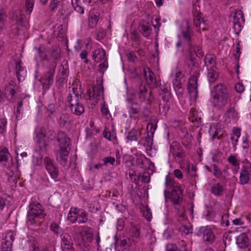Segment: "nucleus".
<instances>
[{
  "label": "nucleus",
  "mask_w": 251,
  "mask_h": 251,
  "mask_svg": "<svg viewBox=\"0 0 251 251\" xmlns=\"http://www.w3.org/2000/svg\"><path fill=\"white\" fill-rule=\"evenodd\" d=\"M210 102L218 110L224 108L230 100L231 94L225 83H218L210 91Z\"/></svg>",
  "instance_id": "obj_1"
},
{
  "label": "nucleus",
  "mask_w": 251,
  "mask_h": 251,
  "mask_svg": "<svg viewBox=\"0 0 251 251\" xmlns=\"http://www.w3.org/2000/svg\"><path fill=\"white\" fill-rule=\"evenodd\" d=\"M60 149L56 154L57 161L62 166H65L68 161V156L71 150L70 147L71 140L66 133L62 131H59L56 136Z\"/></svg>",
  "instance_id": "obj_2"
},
{
  "label": "nucleus",
  "mask_w": 251,
  "mask_h": 251,
  "mask_svg": "<svg viewBox=\"0 0 251 251\" xmlns=\"http://www.w3.org/2000/svg\"><path fill=\"white\" fill-rule=\"evenodd\" d=\"M46 214L42 205L38 202H32L28 206V210L27 212V222L31 225H38L41 222Z\"/></svg>",
  "instance_id": "obj_3"
},
{
  "label": "nucleus",
  "mask_w": 251,
  "mask_h": 251,
  "mask_svg": "<svg viewBox=\"0 0 251 251\" xmlns=\"http://www.w3.org/2000/svg\"><path fill=\"white\" fill-rule=\"evenodd\" d=\"M77 88H73V93L69 94L67 98V101L70 104V108L72 113L77 116H80L84 112V107L82 103L79 102L81 99V94L77 92Z\"/></svg>",
  "instance_id": "obj_4"
},
{
  "label": "nucleus",
  "mask_w": 251,
  "mask_h": 251,
  "mask_svg": "<svg viewBox=\"0 0 251 251\" xmlns=\"http://www.w3.org/2000/svg\"><path fill=\"white\" fill-rule=\"evenodd\" d=\"M56 63L55 61L50 63L48 67V71L44 74L40 79L44 91L50 88L53 82V77Z\"/></svg>",
  "instance_id": "obj_5"
},
{
  "label": "nucleus",
  "mask_w": 251,
  "mask_h": 251,
  "mask_svg": "<svg viewBox=\"0 0 251 251\" xmlns=\"http://www.w3.org/2000/svg\"><path fill=\"white\" fill-rule=\"evenodd\" d=\"M81 239L78 246L82 251H90L94 240L93 230L91 228H85L81 233Z\"/></svg>",
  "instance_id": "obj_6"
},
{
  "label": "nucleus",
  "mask_w": 251,
  "mask_h": 251,
  "mask_svg": "<svg viewBox=\"0 0 251 251\" xmlns=\"http://www.w3.org/2000/svg\"><path fill=\"white\" fill-rule=\"evenodd\" d=\"M165 184L167 185L173 187L171 194V199L175 204H179L182 201L183 190L180 185H175L174 180L166 178Z\"/></svg>",
  "instance_id": "obj_7"
},
{
  "label": "nucleus",
  "mask_w": 251,
  "mask_h": 251,
  "mask_svg": "<svg viewBox=\"0 0 251 251\" xmlns=\"http://www.w3.org/2000/svg\"><path fill=\"white\" fill-rule=\"evenodd\" d=\"M183 25L186 27V28L182 29L183 38H184V35L185 33L189 34L190 38L191 40L190 42L192 46V47L193 48L194 53H195L196 55L199 58H202L204 56V52L202 50L201 48L199 46L194 44L193 39L192 37L193 32L191 29V27L189 24V22L188 20H186L184 21Z\"/></svg>",
  "instance_id": "obj_8"
},
{
  "label": "nucleus",
  "mask_w": 251,
  "mask_h": 251,
  "mask_svg": "<svg viewBox=\"0 0 251 251\" xmlns=\"http://www.w3.org/2000/svg\"><path fill=\"white\" fill-rule=\"evenodd\" d=\"M155 127L153 125L148 124L147 126V135L142 138L138 144L143 145L147 150H151L153 144V137Z\"/></svg>",
  "instance_id": "obj_9"
},
{
  "label": "nucleus",
  "mask_w": 251,
  "mask_h": 251,
  "mask_svg": "<svg viewBox=\"0 0 251 251\" xmlns=\"http://www.w3.org/2000/svg\"><path fill=\"white\" fill-rule=\"evenodd\" d=\"M137 95L141 102H145L146 104H150L154 99L152 91L148 90L145 85L141 84L137 90Z\"/></svg>",
  "instance_id": "obj_10"
},
{
  "label": "nucleus",
  "mask_w": 251,
  "mask_h": 251,
  "mask_svg": "<svg viewBox=\"0 0 251 251\" xmlns=\"http://www.w3.org/2000/svg\"><path fill=\"white\" fill-rule=\"evenodd\" d=\"M170 153L176 162L180 163L183 161L185 153L181 146L177 142H173L170 145Z\"/></svg>",
  "instance_id": "obj_11"
},
{
  "label": "nucleus",
  "mask_w": 251,
  "mask_h": 251,
  "mask_svg": "<svg viewBox=\"0 0 251 251\" xmlns=\"http://www.w3.org/2000/svg\"><path fill=\"white\" fill-rule=\"evenodd\" d=\"M198 235L202 236L203 241L206 245H211L215 241V236L212 229L208 226H201L198 230Z\"/></svg>",
  "instance_id": "obj_12"
},
{
  "label": "nucleus",
  "mask_w": 251,
  "mask_h": 251,
  "mask_svg": "<svg viewBox=\"0 0 251 251\" xmlns=\"http://www.w3.org/2000/svg\"><path fill=\"white\" fill-rule=\"evenodd\" d=\"M17 88L16 83L11 80L5 85L4 92L6 96V99L9 102H14L16 99V89Z\"/></svg>",
  "instance_id": "obj_13"
},
{
  "label": "nucleus",
  "mask_w": 251,
  "mask_h": 251,
  "mask_svg": "<svg viewBox=\"0 0 251 251\" xmlns=\"http://www.w3.org/2000/svg\"><path fill=\"white\" fill-rule=\"evenodd\" d=\"M43 162L45 167L50 177L54 179L57 178L59 170L58 167L54 165L53 160L49 157H45Z\"/></svg>",
  "instance_id": "obj_14"
},
{
  "label": "nucleus",
  "mask_w": 251,
  "mask_h": 251,
  "mask_svg": "<svg viewBox=\"0 0 251 251\" xmlns=\"http://www.w3.org/2000/svg\"><path fill=\"white\" fill-rule=\"evenodd\" d=\"M251 176V164L247 161L244 163L241 171L239 183L242 185L249 183Z\"/></svg>",
  "instance_id": "obj_15"
},
{
  "label": "nucleus",
  "mask_w": 251,
  "mask_h": 251,
  "mask_svg": "<svg viewBox=\"0 0 251 251\" xmlns=\"http://www.w3.org/2000/svg\"><path fill=\"white\" fill-rule=\"evenodd\" d=\"M25 16L20 9L12 10L9 14L10 20L17 25H23Z\"/></svg>",
  "instance_id": "obj_16"
},
{
  "label": "nucleus",
  "mask_w": 251,
  "mask_h": 251,
  "mask_svg": "<svg viewBox=\"0 0 251 251\" xmlns=\"http://www.w3.org/2000/svg\"><path fill=\"white\" fill-rule=\"evenodd\" d=\"M127 237H122L118 239L115 244V248L117 251H129V247L134 245H131V241Z\"/></svg>",
  "instance_id": "obj_17"
},
{
  "label": "nucleus",
  "mask_w": 251,
  "mask_h": 251,
  "mask_svg": "<svg viewBox=\"0 0 251 251\" xmlns=\"http://www.w3.org/2000/svg\"><path fill=\"white\" fill-rule=\"evenodd\" d=\"M145 77L147 82L151 88L157 87L159 85V82L156 80L154 73L150 69L149 67L144 69Z\"/></svg>",
  "instance_id": "obj_18"
},
{
  "label": "nucleus",
  "mask_w": 251,
  "mask_h": 251,
  "mask_svg": "<svg viewBox=\"0 0 251 251\" xmlns=\"http://www.w3.org/2000/svg\"><path fill=\"white\" fill-rule=\"evenodd\" d=\"M15 64V70L18 79L19 81L24 80L26 75V70L24 67L23 63L21 60H14Z\"/></svg>",
  "instance_id": "obj_19"
},
{
  "label": "nucleus",
  "mask_w": 251,
  "mask_h": 251,
  "mask_svg": "<svg viewBox=\"0 0 251 251\" xmlns=\"http://www.w3.org/2000/svg\"><path fill=\"white\" fill-rule=\"evenodd\" d=\"M14 233L12 231H7L5 236V241L2 243V249L3 251H12L13 247V242L15 239Z\"/></svg>",
  "instance_id": "obj_20"
},
{
  "label": "nucleus",
  "mask_w": 251,
  "mask_h": 251,
  "mask_svg": "<svg viewBox=\"0 0 251 251\" xmlns=\"http://www.w3.org/2000/svg\"><path fill=\"white\" fill-rule=\"evenodd\" d=\"M130 237L128 238L129 241H131V245H135L138 242V239L140 236V231L139 227L133 225H131L129 230Z\"/></svg>",
  "instance_id": "obj_21"
},
{
  "label": "nucleus",
  "mask_w": 251,
  "mask_h": 251,
  "mask_svg": "<svg viewBox=\"0 0 251 251\" xmlns=\"http://www.w3.org/2000/svg\"><path fill=\"white\" fill-rule=\"evenodd\" d=\"M126 101L128 103V108L130 116L132 117L133 114H138L140 110L139 104L137 102L134 101L132 97L127 98Z\"/></svg>",
  "instance_id": "obj_22"
},
{
  "label": "nucleus",
  "mask_w": 251,
  "mask_h": 251,
  "mask_svg": "<svg viewBox=\"0 0 251 251\" xmlns=\"http://www.w3.org/2000/svg\"><path fill=\"white\" fill-rule=\"evenodd\" d=\"M139 30L144 37H149L152 32L151 25L149 22L141 20L139 23Z\"/></svg>",
  "instance_id": "obj_23"
},
{
  "label": "nucleus",
  "mask_w": 251,
  "mask_h": 251,
  "mask_svg": "<svg viewBox=\"0 0 251 251\" xmlns=\"http://www.w3.org/2000/svg\"><path fill=\"white\" fill-rule=\"evenodd\" d=\"M101 89L103 91V88L100 85L96 86L93 87V95L91 96V92L89 89L87 91V94L89 97V99L93 100L95 102H97L100 99L101 96Z\"/></svg>",
  "instance_id": "obj_24"
},
{
  "label": "nucleus",
  "mask_w": 251,
  "mask_h": 251,
  "mask_svg": "<svg viewBox=\"0 0 251 251\" xmlns=\"http://www.w3.org/2000/svg\"><path fill=\"white\" fill-rule=\"evenodd\" d=\"M204 66L207 70L217 68L216 57L213 54H206L204 59Z\"/></svg>",
  "instance_id": "obj_25"
},
{
  "label": "nucleus",
  "mask_w": 251,
  "mask_h": 251,
  "mask_svg": "<svg viewBox=\"0 0 251 251\" xmlns=\"http://www.w3.org/2000/svg\"><path fill=\"white\" fill-rule=\"evenodd\" d=\"M198 79V75L197 74H194L190 77L187 85L188 89L190 93L194 92L197 94Z\"/></svg>",
  "instance_id": "obj_26"
},
{
  "label": "nucleus",
  "mask_w": 251,
  "mask_h": 251,
  "mask_svg": "<svg viewBox=\"0 0 251 251\" xmlns=\"http://www.w3.org/2000/svg\"><path fill=\"white\" fill-rule=\"evenodd\" d=\"M207 78L210 84L214 83L219 78V71L218 68L207 70Z\"/></svg>",
  "instance_id": "obj_27"
},
{
  "label": "nucleus",
  "mask_w": 251,
  "mask_h": 251,
  "mask_svg": "<svg viewBox=\"0 0 251 251\" xmlns=\"http://www.w3.org/2000/svg\"><path fill=\"white\" fill-rule=\"evenodd\" d=\"M99 17L100 13L98 12L91 11L88 18V26L91 28H94L99 21Z\"/></svg>",
  "instance_id": "obj_28"
},
{
  "label": "nucleus",
  "mask_w": 251,
  "mask_h": 251,
  "mask_svg": "<svg viewBox=\"0 0 251 251\" xmlns=\"http://www.w3.org/2000/svg\"><path fill=\"white\" fill-rule=\"evenodd\" d=\"M205 168L218 179H220L223 176V172L221 168L216 164H212L210 166H205Z\"/></svg>",
  "instance_id": "obj_29"
},
{
  "label": "nucleus",
  "mask_w": 251,
  "mask_h": 251,
  "mask_svg": "<svg viewBox=\"0 0 251 251\" xmlns=\"http://www.w3.org/2000/svg\"><path fill=\"white\" fill-rule=\"evenodd\" d=\"M184 39L185 40L184 44L185 46L187 47V50H188L189 53V59L191 62H193L194 60V50L192 47V45L190 43V38L189 34L185 33L184 35Z\"/></svg>",
  "instance_id": "obj_30"
},
{
  "label": "nucleus",
  "mask_w": 251,
  "mask_h": 251,
  "mask_svg": "<svg viewBox=\"0 0 251 251\" xmlns=\"http://www.w3.org/2000/svg\"><path fill=\"white\" fill-rule=\"evenodd\" d=\"M248 242L249 239L245 233H242L236 237V244L240 249H246Z\"/></svg>",
  "instance_id": "obj_31"
},
{
  "label": "nucleus",
  "mask_w": 251,
  "mask_h": 251,
  "mask_svg": "<svg viewBox=\"0 0 251 251\" xmlns=\"http://www.w3.org/2000/svg\"><path fill=\"white\" fill-rule=\"evenodd\" d=\"M225 190V187L220 183L218 182L211 187L210 192L214 195L220 197L224 194Z\"/></svg>",
  "instance_id": "obj_32"
},
{
  "label": "nucleus",
  "mask_w": 251,
  "mask_h": 251,
  "mask_svg": "<svg viewBox=\"0 0 251 251\" xmlns=\"http://www.w3.org/2000/svg\"><path fill=\"white\" fill-rule=\"evenodd\" d=\"M45 137H46V129L44 128H41L36 138L37 142L39 144V147L41 149H46L47 144L44 142Z\"/></svg>",
  "instance_id": "obj_33"
},
{
  "label": "nucleus",
  "mask_w": 251,
  "mask_h": 251,
  "mask_svg": "<svg viewBox=\"0 0 251 251\" xmlns=\"http://www.w3.org/2000/svg\"><path fill=\"white\" fill-rule=\"evenodd\" d=\"M105 51L103 49H98L93 52L92 58L96 62L104 59Z\"/></svg>",
  "instance_id": "obj_34"
},
{
  "label": "nucleus",
  "mask_w": 251,
  "mask_h": 251,
  "mask_svg": "<svg viewBox=\"0 0 251 251\" xmlns=\"http://www.w3.org/2000/svg\"><path fill=\"white\" fill-rule=\"evenodd\" d=\"M34 49L36 50V53L40 58L41 61H49V58L47 56V50L43 45H41L39 48L35 47Z\"/></svg>",
  "instance_id": "obj_35"
},
{
  "label": "nucleus",
  "mask_w": 251,
  "mask_h": 251,
  "mask_svg": "<svg viewBox=\"0 0 251 251\" xmlns=\"http://www.w3.org/2000/svg\"><path fill=\"white\" fill-rule=\"evenodd\" d=\"M83 4L82 0H72V5L74 9L80 14H83L84 12Z\"/></svg>",
  "instance_id": "obj_36"
},
{
  "label": "nucleus",
  "mask_w": 251,
  "mask_h": 251,
  "mask_svg": "<svg viewBox=\"0 0 251 251\" xmlns=\"http://www.w3.org/2000/svg\"><path fill=\"white\" fill-rule=\"evenodd\" d=\"M11 155L7 148L0 147V162H6Z\"/></svg>",
  "instance_id": "obj_37"
},
{
  "label": "nucleus",
  "mask_w": 251,
  "mask_h": 251,
  "mask_svg": "<svg viewBox=\"0 0 251 251\" xmlns=\"http://www.w3.org/2000/svg\"><path fill=\"white\" fill-rule=\"evenodd\" d=\"M61 247L64 246L73 245L72 238L70 235L67 233H62L60 235Z\"/></svg>",
  "instance_id": "obj_38"
},
{
  "label": "nucleus",
  "mask_w": 251,
  "mask_h": 251,
  "mask_svg": "<svg viewBox=\"0 0 251 251\" xmlns=\"http://www.w3.org/2000/svg\"><path fill=\"white\" fill-rule=\"evenodd\" d=\"M141 134V132L134 128H132L126 136V139L128 141H136L138 140V136Z\"/></svg>",
  "instance_id": "obj_39"
},
{
  "label": "nucleus",
  "mask_w": 251,
  "mask_h": 251,
  "mask_svg": "<svg viewBox=\"0 0 251 251\" xmlns=\"http://www.w3.org/2000/svg\"><path fill=\"white\" fill-rule=\"evenodd\" d=\"M233 19V22H236L238 23H239V22L241 23H244L245 21L244 16V14L243 12L240 10L236 11L235 13L234 14Z\"/></svg>",
  "instance_id": "obj_40"
},
{
  "label": "nucleus",
  "mask_w": 251,
  "mask_h": 251,
  "mask_svg": "<svg viewBox=\"0 0 251 251\" xmlns=\"http://www.w3.org/2000/svg\"><path fill=\"white\" fill-rule=\"evenodd\" d=\"M77 215L78 216V223H85L87 221V214L84 212L83 209H75Z\"/></svg>",
  "instance_id": "obj_41"
},
{
  "label": "nucleus",
  "mask_w": 251,
  "mask_h": 251,
  "mask_svg": "<svg viewBox=\"0 0 251 251\" xmlns=\"http://www.w3.org/2000/svg\"><path fill=\"white\" fill-rule=\"evenodd\" d=\"M229 163L231 164L235 168L238 169L239 168V162L237 159V155L231 154L227 159Z\"/></svg>",
  "instance_id": "obj_42"
},
{
  "label": "nucleus",
  "mask_w": 251,
  "mask_h": 251,
  "mask_svg": "<svg viewBox=\"0 0 251 251\" xmlns=\"http://www.w3.org/2000/svg\"><path fill=\"white\" fill-rule=\"evenodd\" d=\"M225 115L227 117L229 118L231 117L235 119L237 115V113L236 112L234 107L230 106L227 108Z\"/></svg>",
  "instance_id": "obj_43"
},
{
  "label": "nucleus",
  "mask_w": 251,
  "mask_h": 251,
  "mask_svg": "<svg viewBox=\"0 0 251 251\" xmlns=\"http://www.w3.org/2000/svg\"><path fill=\"white\" fill-rule=\"evenodd\" d=\"M6 15L3 9H0V31H1L5 25Z\"/></svg>",
  "instance_id": "obj_44"
},
{
  "label": "nucleus",
  "mask_w": 251,
  "mask_h": 251,
  "mask_svg": "<svg viewBox=\"0 0 251 251\" xmlns=\"http://www.w3.org/2000/svg\"><path fill=\"white\" fill-rule=\"evenodd\" d=\"M50 229L56 235L61 234L63 232L62 228L56 223H52L50 226Z\"/></svg>",
  "instance_id": "obj_45"
},
{
  "label": "nucleus",
  "mask_w": 251,
  "mask_h": 251,
  "mask_svg": "<svg viewBox=\"0 0 251 251\" xmlns=\"http://www.w3.org/2000/svg\"><path fill=\"white\" fill-rule=\"evenodd\" d=\"M147 158L143 154H137L136 162L137 165L142 167L145 162L147 160Z\"/></svg>",
  "instance_id": "obj_46"
},
{
  "label": "nucleus",
  "mask_w": 251,
  "mask_h": 251,
  "mask_svg": "<svg viewBox=\"0 0 251 251\" xmlns=\"http://www.w3.org/2000/svg\"><path fill=\"white\" fill-rule=\"evenodd\" d=\"M210 154L211 155V159L213 162H220L222 155V153L220 151H217L215 152H211Z\"/></svg>",
  "instance_id": "obj_47"
},
{
  "label": "nucleus",
  "mask_w": 251,
  "mask_h": 251,
  "mask_svg": "<svg viewBox=\"0 0 251 251\" xmlns=\"http://www.w3.org/2000/svg\"><path fill=\"white\" fill-rule=\"evenodd\" d=\"M201 22L204 24V22L203 19L201 18V13H199L197 16L194 17V24L196 27H199L201 26Z\"/></svg>",
  "instance_id": "obj_48"
},
{
  "label": "nucleus",
  "mask_w": 251,
  "mask_h": 251,
  "mask_svg": "<svg viewBox=\"0 0 251 251\" xmlns=\"http://www.w3.org/2000/svg\"><path fill=\"white\" fill-rule=\"evenodd\" d=\"M68 219L72 223H74L77 221L78 222V216L76 210L75 211L71 210L68 214Z\"/></svg>",
  "instance_id": "obj_49"
},
{
  "label": "nucleus",
  "mask_w": 251,
  "mask_h": 251,
  "mask_svg": "<svg viewBox=\"0 0 251 251\" xmlns=\"http://www.w3.org/2000/svg\"><path fill=\"white\" fill-rule=\"evenodd\" d=\"M68 118L69 116L67 114L61 115L58 120V124L59 126L64 127L66 125Z\"/></svg>",
  "instance_id": "obj_50"
},
{
  "label": "nucleus",
  "mask_w": 251,
  "mask_h": 251,
  "mask_svg": "<svg viewBox=\"0 0 251 251\" xmlns=\"http://www.w3.org/2000/svg\"><path fill=\"white\" fill-rule=\"evenodd\" d=\"M61 4V1L60 0H51L50 3V10L55 11Z\"/></svg>",
  "instance_id": "obj_51"
},
{
  "label": "nucleus",
  "mask_w": 251,
  "mask_h": 251,
  "mask_svg": "<svg viewBox=\"0 0 251 251\" xmlns=\"http://www.w3.org/2000/svg\"><path fill=\"white\" fill-rule=\"evenodd\" d=\"M34 0H26L25 6L26 7V13L27 14H30L32 11L34 5Z\"/></svg>",
  "instance_id": "obj_52"
},
{
  "label": "nucleus",
  "mask_w": 251,
  "mask_h": 251,
  "mask_svg": "<svg viewBox=\"0 0 251 251\" xmlns=\"http://www.w3.org/2000/svg\"><path fill=\"white\" fill-rule=\"evenodd\" d=\"M7 121L4 118L0 119V134H3L6 130Z\"/></svg>",
  "instance_id": "obj_53"
},
{
  "label": "nucleus",
  "mask_w": 251,
  "mask_h": 251,
  "mask_svg": "<svg viewBox=\"0 0 251 251\" xmlns=\"http://www.w3.org/2000/svg\"><path fill=\"white\" fill-rule=\"evenodd\" d=\"M233 24H234V25H233V29H234V30L235 32V33L236 34H239V32L241 31V30H242V28H243V25L244 24V23H241L239 22V23H236V22H233Z\"/></svg>",
  "instance_id": "obj_54"
},
{
  "label": "nucleus",
  "mask_w": 251,
  "mask_h": 251,
  "mask_svg": "<svg viewBox=\"0 0 251 251\" xmlns=\"http://www.w3.org/2000/svg\"><path fill=\"white\" fill-rule=\"evenodd\" d=\"M108 68V62L107 59L105 60L102 63L99 65V72L103 74Z\"/></svg>",
  "instance_id": "obj_55"
},
{
  "label": "nucleus",
  "mask_w": 251,
  "mask_h": 251,
  "mask_svg": "<svg viewBox=\"0 0 251 251\" xmlns=\"http://www.w3.org/2000/svg\"><path fill=\"white\" fill-rule=\"evenodd\" d=\"M126 56L128 60L130 62H134L137 59L135 54L131 51H127L126 52Z\"/></svg>",
  "instance_id": "obj_56"
},
{
  "label": "nucleus",
  "mask_w": 251,
  "mask_h": 251,
  "mask_svg": "<svg viewBox=\"0 0 251 251\" xmlns=\"http://www.w3.org/2000/svg\"><path fill=\"white\" fill-rule=\"evenodd\" d=\"M102 161H103V165H107L108 164H109L110 165H113V164L114 163V162L115 161V158L113 157L108 156V157H104L102 159Z\"/></svg>",
  "instance_id": "obj_57"
},
{
  "label": "nucleus",
  "mask_w": 251,
  "mask_h": 251,
  "mask_svg": "<svg viewBox=\"0 0 251 251\" xmlns=\"http://www.w3.org/2000/svg\"><path fill=\"white\" fill-rule=\"evenodd\" d=\"M60 57L59 50L57 49H53L51 50L50 58L55 60Z\"/></svg>",
  "instance_id": "obj_58"
},
{
  "label": "nucleus",
  "mask_w": 251,
  "mask_h": 251,
  "mask_svg": "<svg viewBox=\"0 0 251 251\" xmlns=\"http://www.w3.org/2000/svg\"><path fill=\"white\" fill-rule=\"evenodd\" d=\"M166 92H167L165 93V94L160 93V95L163 101L166 103H167L171 98V93L170 91H167Z\"/></svg>",
  "instance_id": "obj_59"
},
{
  "label": "nucleus",
  "mask_w": 251,
  "mask_h": 251,
  "mask_svg": "<svg viewBox=\"0 0 251 251\" xmlns=\"http://www.w3.org/2000/svg\"><path fill=\"white\" fill-rule=\"evenodd\" d=\"M60 74L61 75V76L59 77V76L60 75V74H59L57 76V81H63V80L65 79V77L67 76V74H68V71H67V69H65L64 67H63L62 71L60 72Z\"/></svg>",
  "instance_id": "obj_60"
},
{
  "label": "nucleus",
  "mask_w": 251,
  "mask_h": 251,
  "mask_svg": "<svg viewBox=\"0 0 251 251\" xmlns=\"http://www.w3.org/2000/svg\"><path fill=\"white\" fill-rule=\"evenodd\" d=\"M232 133L234 135L237 137L235 140V145H236L238 141V138H239L241 135V130L240 128L234 127L232 129Z\"/></svg>",
  "instance_id": "obj_61"
},
{
  "label": "nucleus",
  "mask_w": 251,
  "mask_h": 251,
  "mask_svg": "<svg viewBox=\"0 0 251 251\" xmlns=\"http://www.w3.org/2000/svg\"><path fill=\"white\" fill-rule=\"evenodd\" d=\"M167 251H187V249L184 250H177V247L174 244H169L166 247Z\"/></svg>",
  "instance_id": "obj_62"
},
{
  "label": "nucleus",
  "mask_w": 251,
  "mask_h": 251,
  "mask_svg": "<svg viewBox=\"0 0 251 251\" xmlns=\"http://www.w3.org/2000/svg\"><path fill=\"white\" fill-rule=\"evenodd\" d=\"M46 137L51 140H53L56 139V136H55L54 132L52 130L49 129L48 131L46 130Z\"/></svg>",
  "instance_id": "obj_63"
},
{
  "label": "nucleus",
  "mask_w": 251,
  "mask_h": 251,
  "mask_svg": "<svg viewBox=\"0 0 251 251\" xmlns=\"http://www.w3.org/2000/svg\"><path fill=\"white\" fill-rule=\"evenodd\" d=\"M125 226V222L122 219H118L117 222V229L118 230H122Z\"/></svg>",
  "instance_id": "obj_64"
}]
</instances>
